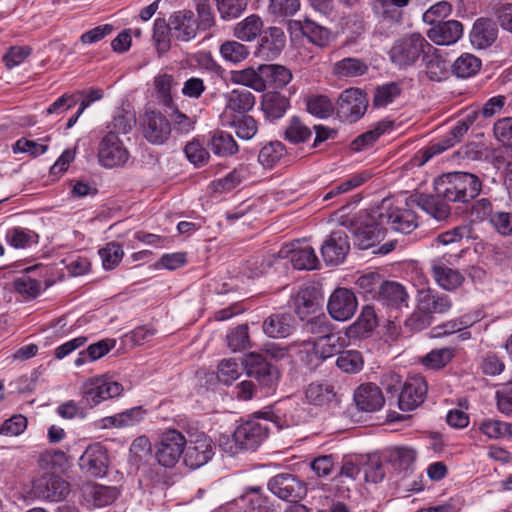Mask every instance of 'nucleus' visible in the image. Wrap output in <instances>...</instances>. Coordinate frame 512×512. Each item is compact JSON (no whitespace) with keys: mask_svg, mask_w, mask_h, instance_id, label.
I'll return each mask as SVG.
<instances>
[{"mask_svg":"<svg viewBox=\"0 0 512 512\" xmlns=\"http://www.w3.org/2000/svg\"><path fill=\"white\" fill-rule=\"evenodd\" d=\"M497 35L498 28L492 19L479 18L471 30L470 41L475 48L485 49L495 42Z\"/></svg>","mask_w":512,"mask_h":512,"instance_id":"cd10ccee","label":"nucleus"},{"mask_svg":"<svg viewBox=\"0 0 512 512\" xmlns=\"http://www.w3.org/2000/svg\"><path fill=\"white\" fill-rule=\"evenodd\" d=\"M82 470L93 477H102L108 470L107 450L100 443H95L87 447L79 459Z\"/></svg>","mask_w":512,"mask_h":512,"instance_id":"5701e85b","label":"nucleus"},{"mask_svg":"<svg viewBox=\"0 0 512 512\" xmlns=\"http://www.w3.org/2000/svg\"><path fill=\"white\" fill-rule=\"evenodd\" d=\"M5 240L14 249H26L38 242V235L30 229L17 226L6 231Z\"/></svg>","mask_w":512,"mask_h":512,"instance_id":"79ce46f5","label":"nucleus"},{"mask_svg":"<svg viewBox=\"0 0 512 512\" xmlns=\"http://www.w3.org/2000/svg\"><path fill=\"white\" fill-rule=\"evenodd\" d=\"M305 397L310 404L324 406L335 400L336 392L333 385L314 382L306 388Z\"/></svg>","mask_w":512,"mask_h":512,"instance_id":"e433bc0d","label":"nucleus"},{"mask_svg":"<svg viewBox=\"0 0 512 512\" xmlns=\"http://www.w3.org/2000/svg\"><path fill=\"white\" fill-rule=\"evenodd\" d=\"M367 94L360 88H347L338 96L335 108L337 118L345 124H355L368 108Z\"/></svg>","mask_w":512,"mask_h":512,"instance_id":"39448f33","label":"nucleus"},{"mask_svg":"<svg viewBox=\"0 0 512 512\" xmlns=\"http://www.w3.org/2000/svg\"><path fill=\"white\" fill-rule=\"evenodd\" d=\"M230 81L234 84L249 87L257 92L265 91V85L259 73V66L257 68L248 67L242 70L231 71Z\"/></svg>","mask_w":512,"mask_h":512,"instance_id":"a19ab883","label":"nucleus"},{"mask_svg":"<svg viewBox=\"0 0 512 512\" xmlns=\"http://www.w3.org/2000/svg\"><path fill=\"white\" fill-rule=\"evenodd\" d=\"M294 26L298 27L303 36H305L311 43L319 47L326 46L330 41L329 30L318 25L314 21L309 19H306L303 22L297 21L294 22Z\"/></svg>","mask_w":512,"mask_h":512,"instance_id":"58836bf2","label":"nucleus"},{"mask_svg":"<svg viewBox=\"0 0 512 512\" xmlns=\"http://www.w3.org/2000/svg\"><path fill=\"white\" fill-rule=\"evenodd\" d=\"M280 258H290L293 267L298 270L316 269L318 258L314 249L307 245H301L299 242L286 245L279 251Z\"/></svg>","mask_w":512,"mask_h":512,"instance_id":"4be33fe9","label":"nucleus"},{"mask_svg":"<svg viewBox=\"0 0 512 512\" xmlns=\"http://www.w3.org/2000/svg\"><path fill=\"white\" fill-rule=\"evenodd\" d=\"M122 391L123 387L120 383L103 377H92L85 381L82 387L83 399L90 407L117 397Z\"/></svg>","mask_w":512,"mask_h":512,"instance_id":"9b49d317","label":"nucleus"},{"mask_svg":"<svg viewBox=\"0 0 512 512\" xmlns=\"http://www.w3.org/2000/svg\"><path fill=\"white\" fill-rule=\"evenodd\" d=\"M427 393V384L421 375L406 379L398 397V406L402 411H411L420 406Z\"/></svg>","mask_w":512,"mask_h":512,"instance_id":"a211bd4d","label":"nucleus"},{"mask_svg":"<svg viewBox=\"0 0 512 512\" xmlns=\"http://www.w3.org/2000/svg\"><path fill=\"white\" fill-rule=\"evenodd\" d=\"M481 60L470 53L460 55L452 65V72L458 78H469L479 72Z\"/></svg>","mask_w":512,"mask_h":512,"instance_id":"de8ad7c7","label":"nucleus"},{"mask_svg":"<svg viewBox=\"0 0 512 512\" xmlns=\"http://www.w3.org/2000/svg\"><path fill=\"white\" fill-rule=\"evenodd\" d=\"M305 103L307 112L319 119H327L336 114L335 104L326 95H309L306 97Z\"/></svg>","mask_w":512,"mask_h":512,"instance_id":"f704fd0d","label":"nucleus"},{"mask_svg":"<svg viewBox=\"0 0 512 512\" xmlns=\"http://www.w3.org/2000/svg\"><path fill=\"white\" fill-rule=\"evenodd\" d=\"M463 35V25L457 20L438 22L427 31V37L437 45H452Z\"/></svg>","mask_w":512,"mask_h":512,"instance_id":"a878e982","label":"nucleus"},{"mask_svg":"<svg viewBox=\"0 0 512 512\" xmlns=\"http://www.w3.org/2000/svg\"><path fill=\"white\" fill-rule=\"evenodd\" d=\"M268 435L266 425L256 419L247 420L237 426L232 440L229 436H221L219 439L220 447L231 455L241 450H256Z\"/></svg>","mask_w":512,"mask_h":512,"instance_id":"7ed1b4c3","label":"nucleus"},{"mask_svg":"<svg viewBox=\"0 0 512 512\" xmlns=\"http://www.w3.org/2000/svg\"><path fill=\"white\" fill-rule=\"evenodd\" d=\"M255 105V96L248 90H232L228 95L227 107L238 112L233 121L234 128H255L256 122L253 117L244 113Z\"/></svg>","mask_w":512,"mask_h":512,"instance_id":"f3484780","label":"nucleus"},{"mask_svg":"<svg viewBox=\"0 0 512 512\" xmlns=\"http://www.w3.org/2000/svg\"><path fill=\"white\" fill-rule=\"evenodd\" d=\"M270 491L280 499L298 503L305 494L303 484L291 474H279L274 476L268 483Z\"/></svg>","mask_w":512,"mask_h":512,"instance_id":"412c9836","label":"nucleus"},{"mask_svg":"<svg viewBox=\"0 0 512 512\" xmlns=\"http://www.w3.org/2000/svg\"><path fill=\"white\" fill-rule=\"evenodd\" d=\"M219 53L226 62L239 64L248 58L250 51L246 45L236 40H226L220 45Z\"/></svg>","mask_w":512,"mask_h":512,"instance_id":"49530a36","label":"nucleus"},{"mask_svg":"<svg viewBox=\"0 0 512 512\" xmlns=\"http://www.w3.org/2000/svg\"><path fill=\"white\" fill-rule=\"evenodd\" d=\"M80 98V93H64L47 108V114H62L76 106Z\"/></svg>","mask_w":512,"mask_h":512,"instance_id":"338daca9","label":"nucleus"},{"mask_svg":"<svg viewBox=\"0 0 512 512\" xmlns=\"http://www.w3.org/2000/svg\"><path fill=\"white\" fill-rule=\"evenodd\" d=\"M325 322V317H315L313 321H309L307 324L309 331L312 333L315 332V327L317 325L320 328H323V335L318 337L316 340V347H318L320 358H322V360L327 359L335 354L338 356L339 353H341V349L344 345V343L341 342V340L344 341V338H341L339 334L330 333L328 326H324Z\"/></svg>","mask_w":512,"mask_h":512,"instance_id":"6ab92c4d","label":"nucleus"},{"mask_svg":"<svg viewBox=\"0 0 512 512\" xmlns=\"http://www.w3.org/2000/svg\"><path fill=\"white\" fill-rule=\"evenodd\" d=\"M431 48L422 35L413 33L395 40L390 48L389 57L399 68H406L414 65Z\"/></svg>","mask_w":512,"mask_h":512,"instance_id":"20e7f679","label":"nucleus"},{"mask_svg":"<svg viewBox=\"0 0 512 512\" xmlns=\"http://www.w3.org/2000/svg\"><path fill=\"white\" fill-rule=\"evenodd\" d=\"M69 483L53 473H45L32 482L31 498L58 502L69 494Z\"/></svg>","mask_w":512,"mask_h":512,"instance_id":"1a4fd4ad","label":"nucleus"},{"mask_svg":"<svg viewBox=\"0 0 512 512\" xmlns=\"http://www.w3.org/2000/svg\"><path fill=\"white\" fill-rule=\"evenodd\" d=\"M425 71L427 76L433 81H440L447 74V64L442 57L438 55H424Z\"/></svg>","mask_w":512,"mask_h":512,"instance_id":"0e129e2a","label":"nucleus"},{"mask_svg":"<svg viewBox=\"0 0 512 512\" xmlns=\"http://www.w3.org/2000/svg\"><path fill=\"white\" fill-rule=\"evenodd\" d=\"M213 445L204 433L191 435L183 452V461L191 469L205 465L213 456Z\"/></svg>","mask_w":512,"mask_h":512,"instance_id":"ddd939ff","label":"nucleus"},{"mask_svg":"<svg viewBox=\"0 0 512 512\" xmlns=\"http://www.w3.org/2000/svg\"><path fill=\"white\" fill-rule=\"evenodd\" d=\"M171 29L170 21L167 23L165 19L157 18L154 21L153 39L156 42L157 49L160 53H164L170 48Z\"/></svg>","mask_w":512,"mask_h":512,"instance_id":"052dcab7","label":"nucleus"},{"mask_svg":"<svg viewBox=\"0 0 512 512\" xmlns=\"http://www.w3.org/2000/svg\"><path fill=\"white\" fill-rule=\"evenodd\" d=\"M241 366L234 359H224L218 365V379L228 385L241 375Z\"/></svg>","mask_w":512,"mask_h":512,"instance_id":"774afa93","label":"nucleus"},{"mask_svg":"<svg viewBox=\"0 0 512 512\" xmlns=\"http://www.w3.org/2000/svg\"><path fill=\"white\" fill-rule=\"evenodd\" d=\"M293 309L301 320L317 314L323 302L321 291L314 285H303L291 298Z\"/></svg>","mask_w":512,"mask_h":512,"instance_id":"dca6fc26","label":"nucleus"},{"mask_svg":"<svg viewBox=\"0 0 512 512\" xmlns=\"http://www.w3.org/2000/svg\"><path fill=\"white\" fill-rule=\"evenodd\" d=\"M187 444L185 436L175 429L163 432L155 445V458L159 465L172 468L183 455Z\"/></svg>","mask_w":512,"mask_h":512,"instance_id":"0eeeda50","label":"nucleus"},{"mask_svg":"<svg viewBox=\"0 0 512 512\" xmlns=\"http://www.w3.org/2000/svg\"><path fill=\"white\" fill-rule=\"evenodd\" d=\"M210 146L213 153L219 156L233 155L238 151V146L233 136L223 130L214 132Z\"/></svg>","mask_w":512,"mask_h":512,"instance_id":"09e8293b","label":"nucleus"},{"mask_svg":"<svg viewBox=\"0 0 512 512\" xmlns=\"http://www.w3.org/2000/svg\"><path fill=\"white\" fill-rule=\"evenodd\" d=\"M466 130H451L443 139L432 142L426 149L422 151L424 159L421 164H424L434 155L442 153L443 151L453 147L456 143L460 142Z\"/></svg>","mask_w":512,"mask_h":512,"instance_id":"c03bdc74","label":"nucleus"},{"mask_svg":"<svg viewBox=\"0 0 512 512\" xmlns=\"http://www.w3.org/2000/svg\"><path fill=\"white\" fill-rule=\"evenodd\" d=\"M98 159L105 168L121 167L128 161L129 152L115 131L110 130L101 140Z\"/></svg>","mask_w":512,"mask_h":512,"instance_id":"f8f14e48","label":"nucleus"},{"mask_svg":"<svg viewBox=\"0 0 512 512\" xmlns=\"http://www.w3.org/2000/svg\"><path fill=\"white\" fill-rule=\"evenodd\" d=\"M259 73L265 85V90L267 88L281 89L292 80L291 71L279 64L259 65Z\"/></svg>","mask_w":512,"mask_h":512,"instance_id":"c756f323","label":"nucleus"},{"mask_svg":"<svg viewBox=\"0 0 512 512\" xmlns=\"http://www.w3.org/2000/svg\"><path fill=\"white\" fill-rule=\"evenodd\" d=\"M442 196L419 194L416 197V203L423 211L429 214L437 221L445 220L451 213L450 206L447 202L441 200Z\"/></svg>","mask_w":512,"mask_h":512,"instance_id":"473e14b6","label":"nucleus"},{"mask_svg":"<svg viewBox=\"0 0 512 512\" xmlns=\"http://www.w3.org/2000/svg\"><path fill=\"white\" fill-rule=\"evenodd\" d=\"M432 275L439 287L454 291L464 282V276L456 269L445 266L440 259L432 261Z\"/></svg>","mask_w":512,"mask_h":512,"instance_id":"c85d7f7f","label":"nucleus"},{"mask_svg":"<svg viewBox=\"0 0 512 512\" xmlns=\"http://www.w3.org/2000/svg\"><path fill=\"white\" fill-rule=\"evenodd\" d=\"M285 44L286 37L283 30L278 27H270L261 39L259 51L262 56L274 59L284 49Z\"/></svg>","mask_w":512,"mask_h":512,"instance_id":"2f4dec72","label":"nucleus"},{"mask_svg":"<svg viewBox=\"0 0 512 512\" xmlns=\"http://www.w3.org/2000/svg\"><path fill=\"white\" fill-rule=\"evenodd\" d=\"M262 329L270 338H286L294 329V319L286 313L272 314L264 320Z\"/></svg>","mask_w":512,"mask_h":512,"instance_id":"7c9ffc66","label":"nucleus"},{"mask_svg":"<svg viewBox=\"0 0 512 512\" xmlns=\"http://www.w3.org/2000/svg\"><path fill=\"white\" fill-rule=\"evenodd\" d=\"M453 357V349L445 347L434 349L422 359L424 366L430 369H440L447 365Z\"/></svg>","mask_w":512,"mask_h":512,"instance_id":"e2e57ef3","label":"nucleus"},{"mask_svg":"<svg viewBox=\"0 0 512 512\" xmlns=\"http://www.w3.org/2000/svg\"><path fill=\"white\" fill-rule=\"evenodd\" d=\"M434 189L447 202L467 203L480 193L481 181L471 173L452 172L438 177Z\"/></svg>","mask_w":512,"mask_h":512,"instance_id":"f257e3e1","label":"nucleus"},{"mask_svg":"<svg viewBox=\"0 0 512 512\" xmlns=\"http://www.w3.org/2000/svg\"><path fill=\"white\" fill-rule=\"evenodd\" d=\"M248 376L254 377L260 385L267 389V393L272 392L278 381V373L272 369V366L266 361L263 355L258 353H249L243 360Z\"/></svg>","mask_w":512,"mask_h":512,"instance_id":"4468645a","label":"nucleus"},{"mask_svg":"<svg viewBox=\"0 0 512 512\" xmlns=\"http://www.w3.org/2000/svg\"><path fill=\"white\" fill-rule=\"evenodd\" d=\"M260 487H249L241 497L244 512H275L267 497L260 493Z\"/></svg>","mask_w":512,"mask_h":512,"instance_id":"37998d69","label":"nucleus"},{"mask_svg":"<svg viewBox=\"0 0 512 512\" xmlns=\"http://www.w3.org/2000/svg\"><path fill=\"white\" fill-rule=\"evenodd\" d=\"M383 282L384 280L379 273L369 272L358 277L355 284L366 298L376 300Z\"/></svg>","mask_w":512,"mask_h":512,"instance_id":"3c124183","label":"nucleus"},{"mask_svg":"<svg viewBox=\"0 0 512 512\" xmlns=\"http://www.w3.org/2000/svg\"><path fill=\"white\" fill-rule=\"evenodd\" d=\"M115 345L116 341L114 339H104L98 341L97 343L91 344L86 349V351L79 353L74 363L76 366H81L86 363L87 359L95 361L106 355L112 348L115 347Z\"/></svg>","mask_w":512,"mask_h":512,"instance_id":"8fccbe9b","label":"nucleus"},{"mask_svg":"<svg viewBox=\"0 0 512 512\" xmlns=\"http://www.w3.org/2000/svg\"><path fill=\"white\" fill-rule=\"evenodd\" d=\"M250 176V169L246 165H240L230 172L226 177L215 182L219 191L231 190Z\"/></svg>","mask_w":512,"mask_h":512,"instance_id":"13d9d810","label":"nucleus"},{"mask_svg":"<svg viewBox=\"0 0 512 512\" xmlns=\"http://www.w3.org/2000/svg\"><path fill=\"white\" fill-rule=\"evenodd\" d=\"M369 177H370V174L367 172H361L358 174H354L349 179L338 184L337 186L333 187L329 192H327L324 195L323 200L327 201L337 195L349 192L350 190L362 185L364 182H366L369 179Z\"/></svg>","mask_w":512,"mask_h":512,"instance_id":"bf43d9fd","label":"nucleus"},{"mask_svg":"<svg viewBox=\"0 0 512 512\" xmlns=\"http://www.w3.org/2000/svg\"><path fill=\"white\" fill-rule=\"evenodd\" d=\"M453 307L451 298L431 288L419 289L416 296L417 312L413 313L405 325L412 330H422L432 322L433 315L448 313Z\"/></svg>","mask_w":512,"mask_h":512,"instance_id":"f03ea898","label":"nucleus"},{"mask_svg":"<svg viewBox=\"0 0 512 512\" xmlns=\"http://www.w3.org/2000/svg\"><path fill=\"white\" fill-rule=\"evenodd\" d=\"M400 92L401 89L396 83H388L376 88L373 97V106L377 108L387 106L400 95Z\"/></svg>","mask_w":512,"mask_h":512,"instance_id":"680f3d73","label":"nucleus"},{"mask_svg":"<svg viewBox=\"0 0 512 512\" xmlns=\"http://www.w3.org/2000/svg\"><path fill=\"white\" fill-rule=\"evenodd\" d=\"M354 402L359 410L372 413L383 407L385 398L376 384L364 383L355 390Z\"/></svg>","mask_w":512,"mask_h":512,"instance_id":"b1692460","label":"nucleus"},{"mask_svg":"<svg viewBox=\"0 0 512 512\" xmlns=\"http://www.w3.org/2000/svg\"><path fill=\"white\" fill-rule=\"evenodd\" d=\"M374 210L365 214V219L358 222L349 220V230L356 239V244L360 249H368L384 239L386 233L385 224H380L379 219H374Z\"/></svg>","mask_w":512,"mask_h":512,"instance_id":"9d476101","label":"nucleus"},{"mask_svg":"<svg viewBox=\"0 0 512 512\" xmlns=\"http://www.w3.org/2000/svg\"><path fill=\"white\" fill-rule=\"evenodd\" d=\"M409 295L403 285L394 281H384L376 301L381 305L400 310L408 307Z\"/></svg>","mask_w":512,"mask_h":512,"instance_id":"bb28decb","label":"nucleus"},{"mask_svg":"<svg viewBox=\"0 0 512 512\" xmlns=\"http://www.w3.org/2000/svg\"><path fill=\"white\" fill-rule=\"evenodd\" d=\"M143 415L144 411L141 407H134L114 416L107 417L104 421L109 422L110 425L116 428H122L132 426L140 422Z\"/></svg>","mask_w":512,"mask_h":512,"instance_id":"4d7b16f0","label":"nucleus"},{"mask_svg":"<svg viewBox=\"0 0 512 512\" xmlns=\"http://www.w3.org/2000/svg\"><path fill=\"white\" fill-rule=\"evenodd\" d=\"M288 106V99L277 92H267L262 97L261 107L265 116L269 119L281 118Z\"/></svg>","mask_w":512,"mask_h":512,"instance_id":"4c0bfd02","label":"nucleus"},{"mask_svg":"<svg viewBox=\"0 0 512 512\" xmlns=\"http://www.w3.org/2000/svg\"><path fill=\"white\" fill-rule=\"evenodd\" d=\"M349 250L348 236L343 230L333 231L321 246V254L324 261L332 265L342 263Z\"/></svg>","mask_w":512,"mask_h":512,"instance_id":"aec40b11","label":"nucleus"},{"mask_svg":"<svg viewBox=\"0 0 512 512\" xmlns=\"http://www.w3.org/2000/svg\"><path fill=\"white\" fill-rule=\"evenodd\" d=\"M99 256L102 260V266L106 270L114 269L122 260L124 251L117 242H109L99 250Z\"/></svg>","mask_w":512,"mask_h":512,"instance_id":"5fc2aeb1","label":"nucleus"},{"mask_svg":"<svg viewBox=\"0 0 512 512\" xmlns=\"http://www.w3.org/2000/svg\"><path fill=\"white\" fill-rule=\"evenodd\" d=\"M367 71V64L356 58H344L333 66V73L339 78L358 77Z\"/></svg>","mask_w":512,"mask_h":512,"instance_id":"a18cd8bd","label":"nucleus"},{"mask_svg":"<svg viewBox=\"0 0 512 512\" xmlns=\"http://www.w3.org/2000/svg\"><path fill=\"white\" fill-rule=\"evenodd\" d=\"M263 29V22L258 15L252 14L238 22L233 28L234 36L246 42L255 40Z\"/></svg>","mask_w":512,"mask_h":512,"instance_id":"c9c22d12","label":"nucleus"},{"mask_svg":"<svg viewBox=\"0 0 512 512\" xmlns=\"http://www.w3.org/2000/svg\"><path fill=\"white\" fill-rule=\"evenodd\" d=\"M410 0H372L374 13L385 20L399 21L401 9L408 5Z\"/></svg>","mask_w":512,"mask_h":512,"instance_id":"ea45409f","label":"nucleus"},{"mask_svg":"<svg viewBox=\"0 0 512 512\" xmlns=\"http://www.w3.org/2000/svg\"><path fill=\"white\" fill-rule=\"evenodd\" d=\"M259 417L273 422L279 429L299 425L306 419L305 409L295 400L286 399L269 410L258 413Z\"/></svg>","mask_w":512,"mask_h":512,"instance_id":"6e6552de","label":"nucleus"},{"mask_svg":"<svg viewBox=\"0 0 512 512\" xmlns=\"http://www.w3.org/2000/svg\"><path fill=\"white\" fill-rule=\"evenodd\" d=\"M75 93L81 94V98L78 102L79 107L77 111L68 118L67 122L65 123L66 128H72L87 107H89L95 101H99L103 98V91L99 88L91 89L86 94L83 91H76Z\"/></svg>","mask_w":512,"mask_h":512,"instance_id":"6e6d98bb","label":"nucleus"},{"mask_svg":"<svg viewBox=\"0 0 512 512\" xmlns=\"http://www.w3.org/2000/svg\"><path fill=\"white\" fill-rule=\"evenodd\" d=\"M285 154V147L279 141H273L262 147L258 155L259 163L266 167H273Z\"/></svg>","mask_w":512,"mask_h":512,"instance_id":"864d4df0","label":"nucleus"},{"mask_svg":"<svg viewBox=\"0 0 512 512\" xmlns=\"http://www.w3.org/2000/svg\"><path fill=\"white\" fill-rule=\"evenodd\" d=\"M363 364L362 355L357 350L342 351L336 359V366L345 373H358Z\"/></svg>","mask_w":512,"mask_h":512,"instance_id":"603ef678","label":"nucleus"},{"mask_svg":"<svg viewBox=\"0 0 512 512\" xmlns=\"http://www.w3.org/2000/svg\"><path fill=\"white\" fill-rule=\"evenodd\" d=\"M506 103V97L497 95L490 98L482 107L480 111H474L466 116V119L461 123L458 122L454 128H469L474 124V121L480 118H491L500 113Z\"/></svg>","mask_w":512,"mask_h":512,"instance_id":"72a5a7b5","label":"nucleus"},{"mask_svg":"<svg viewBox=\"0 0 512 512\" xmlns=\"http://www.w3.org/2000/svg\"><path fill=\"white\" fill-rule=\"evenodd\" d=\"M171 37L179 41H189L196 36L197 20L192 11L183 10L170 16Z\"/></svg>","mask_w":512,"mask_h":512,"instance_id":"393cba45","label":"nucleus"},{"mask_svg":"<svg viewBox=\"0 0 512 512\" xmlns=\"http://www.w3.org/2000/svg\"><path fill=\"white\" fill-rule=\"evenodd\" d=\"M374 219H379L380 224L389 226L392 230L408 234L417 227V218L413 210L392 206L390 200L384 199L374 209Z\"/></svg>","mask_w":512,"mask_h":512,"instance_id":"423d86ee","label":"nucleus"},{"mask_svg":"<svg viewBox=\"0 0 512 512\" xmlns=\"http://www.w3.org/2000/svg\"><path fill=\"white\" fill-rule=\"evenodd\" d=\"M357 306L358 301L354 292L344 287L335 289L327 302L328 313L337 321H346L352 318Z\"/></svg>","mask_w":512,"mask_h":512,"instance_id":"2eb2a0df","label":"nucleus"},{"mask_svg":"<svg viewBox=\"0 0 512 512\" xmlns=\"http://www.w3.org/2000/svg\"><path fill=\"white\" fill-rule=\"evenodd\" d=\"M416 452L408 447H395L390 451L389 460L399 470H405L414 462Z\"/></svg>","mask_w":512,"mask_h":512,"instance_id":"69168bd1","label":"nucleus"}]
</instances>
